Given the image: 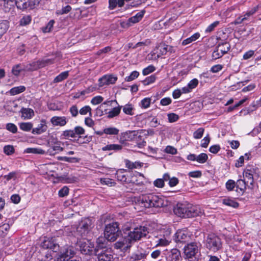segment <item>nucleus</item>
Segmentation results:
<instances>
[{
    "instance_id": "58836bf2",
    "label": "nucleus",
    "mask_w": 261,
    "mask_h": 261,
    "mask_svg": "<svg viewBox=\"0 0 261 261\" xmlns=\"http://www.w3.org/2000/svg\"><path fill=\"white\" fill-rule=\"evenodd\" d=\"M105 134L109 135H117L119 133V130L115 127H109L104 129Z\"/></svg>"
},
{
    "instance_id": "473e14b6",
    "label": "nucleus",
    "mask_w": 261,
    "mask_h": 261,
    "mask_svg": "<svg viewBox=\"0 0 261 261\" xmlns=\"http://www.w3.org/2000/svg\"><path fill=\"white\" fill-rule=\"evenodd\" d=\"M122 108L123 112L126 115H134V107L131 104H126L124 106H121Z\"/></svg>"
},
{
    "instance_id": "a19ab883",
    "label": "nucleus",
    "mask_w": 261,
    "mask_h": 261,
    "mask_svg": "<svg viewBox=\"0 0 261 261\" xmlns=\"http://www.w3.org/2000/svg\"><path fill=\"white\" fill-rule=\"evenodd\" d=\"M20 128L25 132H29L33 129V124L31 122H21L19 124Z\"/></svg>"
},
{
    "instance_id": "412c9836",
    "label": "nucleus",
    "mask_w": 261,
    "mask_h": 261,
    "mask_svg": "<svg viewBox=\"0 0 261 261\" xmlns=\"http://www.w3.org/2000/svg\"><path fill=\"white\" fill-rule=\"evenodd\" d=\"M47 129V126L46 124L45 121L41 120L40 123L38 125L37 127L32 129V133L36 135L41 134L46 132Z\"/></svg>"
},
{
    "instance_id": "f8f14e48",
    "label": "nucleus",
    "mask_w": 261,
    "mask_h": 261,
    "mask_svg": "<svg viewBox=\"0 0 261 261\" xmlns=\"http://www.w3.org/2000/svg\"><path fill=\"white\" fill-rule=\"evenodd\" d=\"M41 246L44 249H48L55 252H57L59 249V245L55 241V239L53 238L45 237L41 243Z\"/></svg>"
},
{
    "instance_id": "49530a36",
    "label": "nucleus",
    "mask_w": 261,
    "mask_h": 261,
    "mask_svg": "<svg viewBox=\"0 0 261 261\" xmlns=\"http://www.w3.org/2000/svg\"><path fill=\"white\" fill-rule=\"evenodd\" d=\"M208 159V156L206 153H201L197 155L196 161L199 163L203 164L205 163Z\"/></svg>"
},
{
    "instance_id": "13d9d810",
    "label": "nucleus",
    "mask_w": 261,
    "mask_h": 261,
    "mask_svg": "<svg viewBox=\"0 0 261 261\" xmlns=\"http://www.w3.org/2000/svg\"><path fill=\"white\" fill-rule=\"evenodd\" d=\"M69 194V189L67 187L64 186L59 191L58 194L59 197H64Z\"/></svg>"
},
{
    "instance_id": "052dcab7",
    "label": "nucleus",
    "mask_w": 261,
    "mask_h": 261,
    "mask_svg": "<svg viewBox=\"0 0 261 261\" xmlns=\"http://www.w3.org/2000/svg\"><path fill=\"white\" fill-rule=\"evenodd\" d=\"M103 100V98L101 96H96L93 97L91 100V103L93 105H96L100 103Z\"/></svg>"
},
{
    "instance_id": "2eb2a0df",
    "label": "nucleus",
    "mask_w": 261,
    "mask_h": 261,
    "mask_svg": "<svg viewBox=\"0 0 261 261\" xmlns=\"http://www.w3.org/2000/svg\"><path fill=\"white\" fill-rule=\"evenodd\" d=\"M114 245L115 248L116 249H120L122 251H126L131 247L132 244L126 235H125L122 239L116 242Z\"/></svg>"
},
{
    "instance_id": "e2e57ef3",
    "label": "nucleus",
    "mask_w": 261,
    "mask_h": 261,
    "mask_svg": "<svg viewBox=\"0 0 261 261\" xmlns=\"http://www.w3.org/2000/svg\"><path fill=\"white\" fill-rule=\"evenodd\" d=\"M69 112L71 115L73 117H75L77 116L79 110H78L77 107L76 105L72 106L69 109Z\"/></svg>"
},
{
    "instance_id": "79ce46f5",
    "label": "nucleus",
    "mask_w": 261,
    "mask_h": 261,
    "mask_svg": "<svg viewBox=\"0 0 261 261\" xmlns=\"http://www.w3.org/2000/svg\"><path fill=\"white\" fill-rule=\"evenodd\" d=\"M121 107L119 106L117 107L114 108L111 111L108 113V118H112L116 116H118L121 111Z\"/></svg>"
},
{
    "instance_id": "ea45409f",
    "label": "nucleus",
    "mask_w": 261,
    "mask_h": 261,
    "mask_svg": "<svg viewBox=\"0 0 261 261\" xmlns=\"http://www.w3.org/2000/svg\"><path fill=\"white\" fill-rule=\"evenodd\" d=\"M24 152L28 153L39 154H43L45 152L44 150L38 148H28L25 150Z\"/></svg>"
},
{
    "instance_id": "4c0bfd02",
    "label": "nucleus",
    "mask_w": 261,
    "mask_h": 261,
    "mask_svg": "<svg viewBox=\"0 0 261 261\" xmlns=\"http://www.w3.org/2000/svg\"><path fill=\"white\" fill-rule=\"evenodd\" d=\"M122 146L119 144H109L107 145L102 148V150L103 151H106V150H120L122 149Z\"/></svg>"
},
{
    "instance_id": "3c124183",
    "label": "nucleus",
    "mask_w": 261,
    "mask_h": 261,
    "mask_svg": "<svg viewBox=\"0 0 261 261\" xmlns=\"http://www.w3.org/2000/svg\"><path fill=\"white\" fill-rule=\"evenodd\" d=\"M62 136L65 138H75L74 130L69 129L64 131L62 134Z\"/></svg>"
},
{
    "instance_id": "7c9ffc66",
    "label": "nucleus",
    "mask_w": 261,
    "mask_h": 261,
    "mask_svg": "<svg viewBox=\"0 0 261 261\" xmlns=\"http://www.w3.org/2000/svg\"><path fill=\"white\" fill-rule=\"evenodd\" d=\"M9 28V22L7 20L0 21V39L6 33Z\"/></svg>"
},
{
    "instance_id": "864d4df0",
    "label": "nucleus",
    "mask_w": 261,
    "mask_h": 261,
    "mask_svg": "<svg viewBox=\"0 0 261 261\" xmlns=\"http://www.w3.org/2000/svg\"><path fill=\"white\" fill-rule=\"evenodd\" d=\"M225 186L228 191H232L236 187V182L233 180L229 179L226 182Z\"/></svg>"
},
{
    "instance_id": "e433bc0d",
    "label": "nucleus",
    "mask_w": 261,
    "mask_h": 261,
    "mask_svg": "<svg viewBox=\"0 0 261 261\" xmlns=\"http://www.w3.org/2000/svg\"><path fill=\"white\" fill-rule=\"evenodd\" d=\"M126 167L129 169H136L142 166V163L139 162H132L128 160L124 161Z\"/></svg>"
},
{
    "instance_id": "9b49d317",
    "label": "nucleus",
    "mask_w": 261,
    "mask_h": 261,
    "mask_svg": "<svg viewBox=\"0 0 261 261\" xmlns=\"http://www.w3.org/2000/svg\"><path fill=\"white\" fill-rule=\"evenodd\" d=\"M199 252V247L197 243L193 242L188 244L184 247V254L188 258L195 257Z\"/></svg>"
},
{
    "instance_id": "5701e85b",
    "label": "nucleus",
    "mask_w": 261,
    "mask_h": 261,
    "mask_svg": "<svg viewBox=\"0 0 261 261\" xmlns=\"http://www.w3.org/2000/svg\"><path fill=\"white\" fill-rule=\"evenodd\" d=\"M180 258V252L177 249H172L169 252L168 258L170 261H179Z\"/></svg>"
},
{
    "instance_id": "a211bd4d",
    "label": "nucleus",
    "mask_w": 261,
    "mask_h": 261,
    "mask_svg": "<svg viewBox=\"0 0 261 261\" xmlns=\"http://www.w3.org/2000/svg\"><path fill=\"white\" fill-rule=\"evenodd\" d=\"M190 239L188 232L185 230H178L175 234L174 240L176 242L185 243Z\"/></svg>"
},
{
    "instance_id": "69168bd1",
    "label": "nucleus",
    "mask_w": 261,
    "mask_h": 261,
    "mask_svg": "<svg viewBox=\"0 0 261 261\" xmlns=\"http://www.w3.org/2000/svg\"><path fill=\"white\" fill-rule=\"evenodd\" d=\"M54 23H55L54 20H50L47 23L46 27H45L43 29V31L44 32H49L51 31V29L53 28Z\"/></svg>"
},
{
    "instance_id": "20e7f679",
    "label": "nucleus",
    "mask_w": 261,
    "mask_h": 261,
    "mask_svg": "<svg viewBox=\"0 0 261 261\" xmlns=\"http://www.w3.org/2000/svg\"><path fill=\"white\" fill-rule=\"evenodd\" d=\"M259 176L258 169L253 166H248L243 172L244 180L248 184V188L252 189L254 179Z\"/></svg>"
},
{
    "instance_id": "dca6fc26",
    "label": "nucleus",
    "mask_w": 261,
    "mask_h": 261,
    "mask_svg": "<svg viewBox=\"0 0 261 261\" xmlns=\"http://www.w3.org/2000/svg\"><path fill=\"white\" fill-rule=\"evenodd\" d=\"M147 255V251L142 249L138 250L132 253L129 257V261H144Z\"/></svg>"
},
{
    "instance_id": "aec40b11",
    "label": "nucleus",
    "mask_w": 261,
    "mask_h": 261,
    "mask_svg": "<svg viewBox=\"0 0 261 261\" xmlns=\"http://www.w3.org/2000/svg\"><path fill=\"white\" fill-rule=\"evenodd\" d=\"M50 122L54 126H65L67 122L68 119L65 116H54L50 119Z\"/></svg>"
},
{
    "instance_id": "7ed1b4c3",
    "label": "nucleus",
    "mask_w": 261,
    "mask_h": 261,
    "mask_svg": "<svg viewBox=\"0 0 261 261\" xmlns=\"http://www.w3.org/2000/svg\"><path fill=\"white\" fill-rule=\"evenodd\" d=\"M121 233L117 222H113L106 226L104 235L108 241H115Z\"/></svg>"
},
{
    "instance_id": "4468645a",
    "label": "nucleus",
    "mask_w": 261,
    "mask_h": 261,
    "mask_svg": "<svg viewBox=\"0 0 261 261\" xmlns=\"http://www.w3.org/2000/svg\"><path fill=\"white\" fill-rule=\"evenodd\" d=\"M117 80V76H115L113 74H106L99 79L98 86L99 87H102L105 85L114 84Z\"/></svg>"
},
{
    "instance_id": "f3484780",
    "label": "nucleus",
    "mask_w": 261,
    "mask_h": 261,
    "mask_svg": "<svg viewBox=\"0 0 261 261\" xmlns=\"http://www.w3.org/2000/svg\"><path fill=\"white\" fill-rule=\"evenodd\" d=\"M138 132L136 130L127 131L121 134L120 141L124 142L125 141H130L133 140L138 135Z\"/></svg>"
},
{
    "instance_id": "de8ad7c7",
    "label": "nucleus",
    "mask_w": 261,
    "mask_h": 261,
    "mask_svg": "<svg viewBox=\"0 0 261 261\" xmlns=\"http://www.w3.org/2000/svg\"><path fill=\"white\" fill-rule=\"evenodd\" d=\"M156 79V76L154 74H152L149 76L147 77L142 83L144 85H148L150 84L154 83Z\"/></svg>"
},
{
    "instance_id": "bf43d9fd",
    "label": "nucleus",
    "mask_w": 261,
    "mask_h": 261,
    "mask_svg": "<svg viewBox=\"0 0 261 261\" xmlns=\"http://www.w3.org/2000/svg\"><path fill=\"white\" fill-rule=\"evenodd\" d=\"M155 70V68L153 65H149L143 70L142 73L144 75H146L153 72Z\"/></svg>"
},
{
    "instance_id": "423d86ee",
    "label": "nucleus",
    "mask_w": 261,
    "mask_h": 261,
    "mask_svg": "<svg viewBox=\"0 0 261 261\" xmlns=\"http://www.w3.org/2000/svg\"><path fill=\"white\" fill-rule=\"evenodd\" d=\"M205 247L209 250L216 252L220 250L222 247L221 239L214 234H210L205 239Z\"/></svg>"
},
{
    "instance_id": "338daca9",
    "label": "nucleus",
    "mask_w": 261,
    "mask_h": 261,
    "mask_svg": "<svg viewBox=\"0 0 261 261\" xmlns=\"http://www.w3.org/2000/svg\"><path fill=\"white\" fill-rule=\"evenodd\" d=\"M210 142V138L207 135L206 137H205L202 140V143L201 144V146L203 148H206Z\"/></svg>"
},
{
    "instance_id": "bb28decb",
    "label": "nucleus",
    "mask_w": 261,
    "mask_h": 261,
    "mask_svg": "<svg viewBox=\"0 0 261 261\" xmlns=\"http://www.w3.org/2000/svg\"><path fill=\"white\" fill-rule=\"evenodd\" d=\"M107 239L104 237L100 236L98 237L96 240L97 246L95 248H98V251L99 249L105 248L107 245Z\"/></svg>"
},
{
    "instance_id": "f03ea898",
    "label": "nucleus",
    "mask_w": 261,
    "mask_h": 261,
    "mask_svg": "<svg viewBox=\"0 0 261 261\" xmlns=\"http://www.w3.org/2000/svg\"><path fill=\"white\" fill-rule=\"evenodd\" d=\"M174 213L180 217L191 218L199 216L202 212L198 206L185 203L177 204Z\"/></svg>"
},
{
    "instance_id": "774afa93",
    "label": "nucleus",
    "mask_w": 261,
    "mask_h": 261,
    "mask_svg": "<svg viewBox=\"0 0 261 261\" xmlns=\"http://www.w3.org/2000/svg\"><path fill=\"white\" fill-rule=\"evenodd\" d=\"M189 176L193 178H199L202 175L201 172L200 171H194L190 172L188 174Z\"/></svg>"
},
{
    "instance_id": "c756f323",
    "label": "nucleus",
    "mask_w": 261,
    "mask_h": 261,
    "mask_svg": "<svg viewBox=\"0 0 261 261\" xmlns=\"http://www.w3.org/2000/svg\"><path fill=\"white\" fill-rule=\"evenodd\" d=\"M217 47L219 48V51L222 52L224 55L229 51L231 46L229 43L225 42L222 43H219Z\"/></svg>"
},
{
    "instance_id": "cd10ccee",
    "label": "nucleus",
    "mask_w": 261,
    "mask_h": 261,
    "mask_svg": "<svg viewBox=\"0 0 261 261\" xmlns=\"http://www.w3.org/2000/svg\"><path fill=\"white\" fill-rule=\"evenodd\" d=\"M223 204L228 206H231L233 208H237L239 206V204L233 199H231L230 198H226L222 199Z\"/></svg>"
},
{
    "instance_id": "b1692460",
    "label": "nucleus",
    "mask_w": 261,
    "mask_h": 261,
    "mask_svg": "<svg viewBox=\"0 0 261 261\" xmlns=\"http://www.w3.org/2000/svg\"><path fill=\"white\" fill-rule=\"evenodd\" d=\"M21 117L23 119H30L34 116L33 110L30 108H23L21 109Z\"/></svg>"
},
{
    "instance_id": "4be33fe9",
    "label": "nucleus",
    "mask_w": 261,
    "mask_h": 261,
    "mask_svg": "<svg viewBox=\"0 0 261 261\" xmlns=\"http://www.w3.org/2000/svg\"><path fill=\"white\" fill-rule=\"evenodd\" d=\"M237 192L240 195H242L245 191L246 187H248V184L246 182L245 180L239 179L236 182Z\"/></svg>"
},
{
    "instance_id": "ddd939ff",
    "label": "nucleus",
    "mask_w": 261,
    "mask_h": 261,
    "mask_svg": "<svg viewBox=\"0 0 261 261\" xmlns=\"http://www.w3.org/2000/svg\"><path fill=\"white\" fill-rule=\"evenodd\" d=\"M127 171L124 169H119L116 173L117 179L122 182L125 183H135V181L134 176L130 177L126 174Z\"/></svg>"
},
{
    "instance_id": "1a4fd4ad",
    "label": "nucleus",
    "mask_w": 261,
    "mask_h": 261,
    "mask_svg": "<svg viewBox=\"0 0 261 261\" xmlns=\"http://www.w3.org/2000/svg\"><path fill=\"white\" fill-rule=\"evenodd\" d=\"M75 249L72 246L66 245L62 248L56 261H68L75 255Z\"/></svg>"
},
{
    "instance_id": "603ef678",
    "label": "nucleus",
    "mask_w": 261,
    "mask_h": 261,
    "mask_svg": "<svg viewBox=\"0 0 261 261\" xmlns=\"http://www.w3.org/2000/svg\"><path fill=\"white\" fill-rule=\"evenodd\" d=\"M204 131V129L203 128H199L194 132L193 137L196 139H200L203 135Z\"/></svg>"
},
{
    "instance_id": "c9c22d12",
    "label": "nucleus",
    "mask_w": 261,
    "mask_h": 261,
    "mask_svg": "<svg viewBox=\"0 0 261 261\" xmlns=\"http://www.w3.org/2000/svg\"><path fill=\"white\" fill-rule=\"evenodd\" d=\"M200 36V35L199 33H196L191 37L187 38L186 39L184 40L182 42V44L183 45H188L198 39L199 38Z\"/></svg>"
},
{
    "instance_id": "39448f33",
    "label": "nucleus",
    "mask_w": 261,
    "mask_h": 261,
    "mask_svg": "<svg viewBox=\"0 0 261 261\" xmlns=\"http://www.w3.org/2000/svg\"><path fill=\"white\" fill-rule=\"evenodd\" d=\"M94 226V221L92 219L89 218L83 219L76 228L77 234L82 237H86Z\"/></svg>"
},
{
    "instance_id": "f257e3e1",
    "label": "nucleus",
    "mask_w": 261,
    "mask_h": 261,
    "mask_svg": "<svg viewBox=\"0 0 261 261\" xmlns=\"http://www.w3.org/2000/svg\"><path fill=\"white\" fill-rule=\"evenodd\" d=\"M138 202L141 206L145 208L162 207L168 205V201L164 198L153 194L139 196Z\"/></svg>"
},
{
    "instance_id": "72a5a7b5",
    "label": "nucleus",
    "mask_w": 261,
    "mask_h": 261,
    "mask_svg": "<svg viewBox=\"0 0 261 261\" xmlns=\"http://www.w3.org/2000/svg\"><path fill=\"white\" fill-rule=\"evenodd\" d=\"M25 90V87L24 86H19L11 89L9 93L11 95H15L24 92Z\"/></svg>"
},
{
    "instance_id": "5fc2aeb1",
    "label": "nucleus",
    "mask_w": 261,
    "mask_h": 261,
    "mask_svg": "<svg viewBox=\"0 0 261 261\" xmlns=\"http://www.w3.org/2000/svg\"><path fill=\"white\" fill-rule=\"evenodd\" d=\"M6 129L9 132L15 134L17 132V127L15 124L12 123H8L6 124Z\"/></svg>"
},
{
    "instance_id": "2f4dec72",
    "label": "nucleus",
    "mask_w": 261,
    "mask_h": 261,
    "mask_svg": "<svg viewBox=\"0 0 261 261\" xmlns=\"http://www.w3.org/2000/svg\"><path fill=\"white\" fill-rule=\"evenodd\" d=\"M156 247L159 246H166L169 245L170 242L167 240L164 237L161 238H156L155 241Z\"/></svg>"
},
{
    "instance_id": "4d7b16f0",
    "label": "nucleus",
    "mask_w": 261,
    "mask_h": 261,
    "mask_svg": "<svg viewBox=\"0 0 261 261\" xmlns=\"http://www.w3.org/2000/svg\"><path fill=\"white\" fill-rule=\"evenodd\" d=\"M4 152L7 155H10L14 152V148L12 145H6L4 147Z\"/></svg>"
},
{
    "instance_id": "c03bdc74",
    "label": "nucleus",
    "mask_w": 261,
    "mask_h": 261,
    "mask_svg": "<svg viewBox=\"0 0 261 261\" xmlns=\"http://www.w3.org/2000/svg\"><path fill=\"white\" fill-rule=\"evenodd\" d=\"M91 111H92V109L90 106H85L82 107L79 110V113L82 115H87L88 113H89V116L91 117L92 115Z\"/></svg>"
},
{
    "instance_id": "8fccbe9b",
    "label": "nucleus",
    "mask_w": 261,
    "mask_h": 261,
    "mask_svg": "<svg viewBox=\"0 0 261 261\" xmlns=\"http://www.w3.org/2000/svg\"><path fill=\"white\" fill-rule=\"evenodd\" d=\"M31 17L30 15H25L20 20L19 24L21 25H27L31 21Z\"/></svg>"
},
{
    "instance_id": "6e6552de",
    "label": "nucleus",
    "mask_w": 261,
    "mask_h": 261,
    "mask_svg": "<svg viewBox=\"0 0 261 261\" xmlns=\"http://www.w3.org/2000/svg\"><path fill=\"white\" fill-rule=\"evenodd\" d=\"M82 253L92 255L98 253V248H95L94 244L88 240L80 241L78 243Z\"/></svg>"
},
{
    "instance_id": "393cba45",
    "label": "nucleus",
    "mask_w": 261,
    "mask_h": 261,
    "mask_svg": "<svg viewBox=\"0 0 261 261\" xmlns=\"http://www.w3.org/2000/svg\"><path fill=\"white\" fill-rule=\"evenodd\" d=\"M30 0H16L15 1V5L17 7L20 9H26L29 7V6L32 5L29 3Z\"/></svg>"
},
{
    "instance_id": "6ab92c4d",
    "label": "nucleus",
    "mask_w": 261,
    "mask_h": 261,
    "mask_svg": "<svg viewBox=\"0 0 261 261\" xmlns=\"http://www.w3.org/2000/svg\"><path fill=\"white\" fill-rule=\"evenodd\" d=\"M95 255L97 256V261H112L113 259V255L108 249L96 253Z\"/></svg>"
},
{
    "instance_id": "a18cd8bd",
    "label": "nucleus",
    "mask_w": 261,
    "mask_h": 261,
    "mask_svg": "<svg viewBox=\"0 0 261 261\" xmlns=\"http://www.w3.org/2000/svg\"><path fill=\"white\" fill-rule=\"evenodd\" d=\"M100 182L102 185H107L110 187L114 186L116 184L114 180L108 178H101Z\"/></svg>"
},
{
    "instance_id": "09e8293b",
    "label": "nucleus",
    "mask_w": 261,
    "mask_h": 261,
    "mask_svg": "<svg viewBox=\"0 0 261 261\" xmlns=\"http://www.w3.org/2000/svg\"><path fill=\"white\" fill-rule=\"evenodd\" d=\"M224 54L219 51V48L216 47L212 53V57L213 60H216L221 58Z\"/></svg>"
},
{
    "instance_id": "a878e982",
    "label": "nucleus",
    "mask_w": 261,
    "mask_h": 261,
    "mask_svg": "<svg viewBox=\"0 0 261 261\" xmlns=\"http://www.w3.org/2000/svg\"><path fill=\"white\" fill-rule=\"evenodd\" d=\"M145 13V11L144 10L140 11L139 12L137 13L135 16L129 18V21H130L132 24H134L139 22L143 18Z\"/></svg>"
},
{
    "instance_id": "0e129e2a",
    "label": "nucleus",
    "mask_w": 261,
    "mask_h": 261,
    "mask_svg": "<svg viewBox=\"0 0 261 261\" xmlns=\"http://www.w3.org/2000/svg\"><path fill=\"white\" fill-rule=\"evenodd\" d=\"M153 185L156 187L159 188H163L165 185L164 179L162 178H158L154 181Z\"/></svg>"
},
{
    "instance_id": "9d476101",
    "label": "nucleus",
    "mask_w": 261,
    "mask_h": 261,
    "mask_svg": "<svg viewBox=\"0 0 261 261\" xmlns=\"http://www.w3.org/2000/svg\"><path fill=\"white\" fill-rule=\"evenodd\" d=\"M53 63V61L51 59L45 60L34 61L27 64H24V71H32L36 70L39 68L44 67L48 64Z\"/></svg>"
},
{
    "instance_id": "0eeeda50",
    "label": "nucleus",
    "mask_w": 261,
    "mask_h": 261,
    "mask_svg": "<svg viewBox=\"0 0 261 261\" xmlns=\"http://www.w3.org/2000/svg\"><path fill=\"white\" fill-rule=\"evenodd\" d=\"M148 232L146 227L140 226L134 228L132 230L128 231V233L125 232V234L132 244L142 238L146 237Z\"/></svg>"
},
{
    "instance_id": "37998d69",
    "label": "nucleus",
    "mask_w": 261,
    "mask_h": 261,
    "mask_svg": "<svg viewBox=\"0 0 261 261\" xmlns=\"http://www.w3.org/2000/svg\"><path fill=\"white\" fill-rule=\"evenodd\" d=\"M68 76V72L64 71L57 76L54 80V83H59L66 79Z\"/></svg>"
},
{
    "instance_id": "680f3d73",
    "label": "nucleus",
    "mask_w": 261,
    "mask_h": 261,
    "mask_svg": "<svg viewBox=\"0 0 261 261\" xmlns=\"http://www.w3.org/2000/svg\"><path fill=\"white\" fill-rule=\"evenodd\" d=\"M151 99L150 98H145L141 101V107L144 109L148 108L150 106Z\"/></svg>"
},
{
    "instance_id": "6e6d98bb",
    "label": "nucleus",
    "mask_w": 261,
    "mask_h": 261,
    "mask_svg": "<svg viewBox=\"0 0 261 261\" xmlns=\"http://www.w3.org/2000/svg\"><path fill=\"white\" fill-rule=\"evenodd\" d=\"M139 75V72H138L137 71H134L130 73V74L129 76H126L125 78V80L127 82H130L132 81H133L135 79L137 78Z\"/></svg>"
},
{
    "instance_id": "c85d7f7f",
    "label": "nucleus",
    "mask_w": 261,
    "mask_h": 261,
    "mask_svg": "<svg viewBox=\"0 0 261 261\" xmlns=\"http://www.w3.org/2000/svg\"><path fill=\"white\" fill-rule=\"evenodd\" d=\"M24 64H18L14 65L12 69V73L15 76H18L20 72L24 71Z\"/></svg>"
},
{
    "instance_id": "f704fd0d",
    "label": "nucleus",
    "mask_w": 261,
    "mask_h": 261,
    "mask_svg": "<svg viewBox=\"0 0 261 261\" xmlns=\"http://www.w3.org/2000/svg\"><path fill=\"white\" fill-rule=\"evenodd\" d=\"M257 7H254L250 10L247 11L246 13L242 15L243 20L244 22H245L246 21H248L250 20V18L256 13V12L257 10Z\"/></svg>"
}]
</instances>
